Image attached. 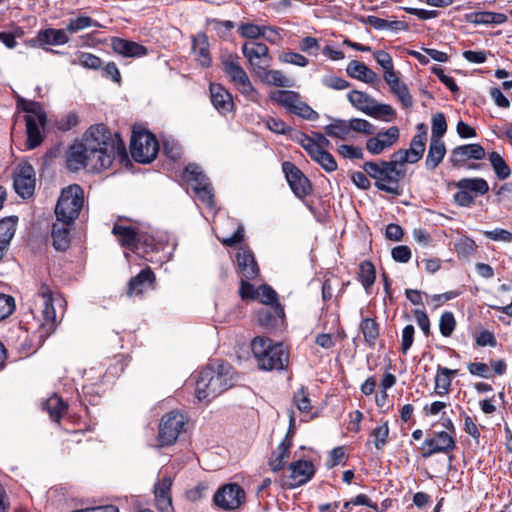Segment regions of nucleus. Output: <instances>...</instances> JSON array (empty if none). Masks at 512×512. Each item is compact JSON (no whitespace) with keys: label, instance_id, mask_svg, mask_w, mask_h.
<instances>
[{"label":"nucleus","instance_id":"49","mask_svg":"<svg viewBox=\"0 0 512 512\" xmlns=\"http://www.w3.org/2000/svg\"><path fill=\"white\" fill-rule=\"evenodd\" d=\"M299 143L304 150H307V144H313L316 149H326L331 145V142L320 132H312L311 136L301 134Z\"/></svg>","mask_w":512,"mask_h":512},{"label":"nucleus","instance_id":"33","mask_svg":"<svg viewBox=\"0 0 512 512\" xmlns=\"http://www.w3.org/2000/svg\"><path fill=\"white\" fill-rule=\"evenodd\" d=\"M256 75L263 83L271 86L285 88H291L294 86V81L280 70H268L267 68H263L262 70H259Z\"/></svg>","mask_w":512,"mask_h":512},{"label":"nucleus","instance_id":"61","mask_svg":"<svg viewBox=\"0 0 512 512\" xmlns=\"http://www.w3.org/2000/svg\"><path fill=\"white\" fill-rule=\"evenodd\" d=\"M77 61L80 65L89 69H98L101 66L100 58L87 52H81L77 56Z\"/></svg>","mask_w":512,"mask_h":512},{"label":"nucleus","instance_id":"4","mask_svg":"<svg viewBox=\"0 0 512 512\" xmlns=\"http://www.w3.org/2000/svg\"><path fill=\"white\" fill-rule=\"evenodd\" d=\"M60 302V298H56L51 289L43 284L34 296L32 312L40 320V332L43 336H49L57 327V318L54 303Z\"/></svg>","mask_w":512,"mask_h":512},{"label":"nucleus","instance_id":"42","mask_svg":"<svg viewBox=\"0 0 512 512\" xmlns=\"http://www.w3.org/2000/svg\"><path fill=\"white\" fill-rule=\"evenodd\" d=\"M45 123L46 122H37L32 119H26V146L28 149H34L42 142L41 128L45 126Z\"/></svg>","mask_w":512,"mask_h":512},{"label":"nucleus","instance_id":"11","mask_svg":"<svg viewBox=\"0 0 512 512\" xmlns=\"http://www.w3.org/2000/svg\"><path fill=\"white\" fill-rule=\"evenodd\" d=\"M183 179L192 183V188L199 200L212 208L214 205V194L211 184L197 164H189L183 172Z\"/></svg>","mask_w":512,"mask_h":512},{"label":"nucleus","instance_id":"46","mask_svg":"<svg viewBox=\"0 0 512 512\" xmlns=\"http://www.w3.org/2000/svg\"><path fill=\"white\" fill-rule=\"evenodd\" d=\"M44 407L53 421H59L67 410V405L57 395L49 397L46 400Z\"/></svg>","mask_w":512,"mask_h":512},{"label":"nucleus","instance_id":"17","mask_svg":"<svg viewBox=\"0 0 512 512\" xmlns=\"http://www.w3.org/2000/svg\"><path fill=\"white\" fill-rule=\"evenodd\" d=\"M242 53L252 66L255 74H257L259 70L270 66L271 58L269 56L268 47L263 43H244Z\"/></svg>","mask_w":512,"mask_h":512},{"label":"nucleus","instance_id":"3","mask_svg":"<svg viewBox=\"0 0 512 512\" xmlns=\"http://www.w3.org/2000/svg\"><path fill=\"white\" fill-rule=\"evenodd\" d=\"M251 348L261 370H282L288 364L289 354L281 343L258 336L253 339Z\"/></svg>","mask_w":512,"mask_h":512},{"label":"nucleus","instance_id":"53","mask_svg":"<svg viewBox=\"0 0 512 512\" xmlns=\"http://www.w3.org/2000/svg\"><path fill=\"white\" fill-rule=\"evenodd\" d=\"M16 230V219L13 217L0 220V241L10 243Z\"/></svg>","mask_w":512,"mask_h":512},{"label":"nucleus","instance_id":"28","mask_svg":"<svg viewBox=\"0 0 512 512\" xmlns=\"http://www.w3.org/2000/svg\"><path fill=\"white\" fill-rule=\"evenodd\" d=\"M390 87V91L397 97L403 108L410 109L413 106V99L407 85L399 79L398 73L388 75L384 80Z\"/></svg>","mask_w":512,"mask_h":512},{"label":"nucleus","instance_id":"44","mask_svg":"<svg viewBox=\"0 0 512 512\" xmlns=\"http://www.w3.org/2000/svg\"><path fill=\"white\" fill-rule=\"evenodd\" d=\"M327 136L346 140L350 134L349 122L342 119H335L329 125L324 127Z\"/></svg>","mask_w":512,"mask_h":512},{"label":"nucleus","instance_id":"29","mask_svg":"<svg viewBox=\"0 0 512 512\" xmlns=\"http://www.w3.org/2000/svg\"><path fill=\"white\" fill-rule=\"evenodd\" d=\"M192 52L201 66L209 67L211 65L209 41L205 33L201 32L192 37Z\"/></svg>","mask_w":512,"mask_h":512},{"label":"nucleus","instance_id":"25","mask_svg":"<svg viewBox=\"0 0 512 512\" xmlns=\"http://www.w3.org/2000/svg\"><path fill=\"white\" fill-rule=\"evenodd\" d=\"M69 36L67 28L65 29H45L37 33V36L33 41L35 45H64L69 42Z\"/></svg>","mask_w":512,"mask_h":512},{"label":"nucleus","instance_id":"27","mask_svg":"<svg viewBox=\"0 0 512 512\" xmlns=\"http://www.w3.org/2000/svg\"><path fill=\"white\" fill-rule=\"evenodd\" d=\"M210 96L213 106L222 114L232 111L234 107L231 94L220 84L210 85Z\"/></svg>","mask_w":512,"mask_h":512},{"label":"nucleus","instance_id":"35","mask_svg":"<svg viewBox=\"0 0 512 512\" xmlns=\"http://www.w3.org/2000/svg\"><path fill=\"white\" fill-rule=\"evenodd\" d=\"M417 134L411 140L410 147L407 149L411 156V163L418 162L425 151L427 140V131L423 123L417 125Z\"/></svg>","mask_w":512,"mask_h":512},{"label":"nucleus","instance_id":"55","mask_svg":"<svg viewBox=\"0 0 512 512\" xmlns=\"http://www.w3.org/2000/svg\"><path fill=\"white\" fill-rule=\"evenodd\" d=\"M456 320L452 312H444L439 320V330L442 336L450 337L455 330Z\"/></svg>","mask_w":512,"mask_h":512},{"label":"nucleus","instance_id":"62","mask_svg":"<svg viewBox=\"0 0 512 512\" xmlns=\"http://www.w3.org/2000/svg\"><path fill=\"white\" fill-rule=\"evenodd\" d=\"M338 153L343 158L347 159H362L363 150L361 147L343 144L338 147Z\"/></svg>","mask_w":512,"mask_h":512},{"label":"nucleus","instance_id":"40","mask_svg":"<svg viewBox=\"0 0 512 512\" xmlns=\"http://www.w3.org/2000/svg\"><path fill=\"white\" fill-rule=\"evenodd\" d=\"M68 223L54 224L52 229L53 246L56 250L64 251L70 244Z\"/></svg>","mask_w":512,"mask_h":512},{"label":"nucleus","instance_id":"5","mask_svg":"<svg viewBox=\"0 0 512 512\" xmlns=\"http://www.w3.org/2000/svg\"><path fill=\"white\" fill-rule=\"evenodd\" d=\"M366 174L375 180V186L387 193L400 195L399 181L404 177V169H396L388 161L366 162L363 166Z\"/></svg>","mask_w":512,"mask_h":512},{"label":"nucleus","instance_id":"47","mask_svg":"<svg viewBox=\"0 0 512 512\" xmlns=\"http://www.w3.org/2000/svg\"><path fill=\"white\" fill-rule=\"evenodd\" d=\"M90 27L102 28V25L89 16L80 15L76 18L69 19L66 26L68 33H77Z\"/></svg>","mask_w":512,"mask_h":512},{"label":"nucleus","instance_id":"24","mask_svg":"<svg viewBox=\"0 0 512 512\" xmlns=\"http://www.w3.org/2000/svg\"><path fill=\"white\" fill-rule=\"evenodd\" d=\"M290 482L288 486L295 488L307 483L315 473L314 465L310 461L299 460L289 466Z\"/></svg>","mask_w":512,"mask_h":512},{"label":"nucleus","instance_id":"19","mask_svg":"<svg viewBox=\"0 0 512 512\" xmlns=\"http://www.w3.org/2000/svg\"><path fill=\"white\" fill-rule=\"evenodd\" d=\"M400 137V130L397 126H391L383 132H378L375 136L366 141V149L372 155H379L386 149L391 148Z\"/></svg>","mask_w":512,"mask_h":512},{"label":"nucleus","instance_id":"56","mask_svg":"<svg viewBox=\"0 0 512 512\" xmlns=\"http://www.w3.org/2000/svg\"><path fill=\"white\" fill-rule=\"evenodd\" d=\"M348 122L350 132L355 131L364 135H373L375 132V126L365 119L352 118Z\"/></svg>","mask_w":512,"mask_h":512},{"label":"nucleus","instance_id":"39","mask_svg":"<svg viewBox=\"0 0 512 512\" xmlns=\"http://www.w3.org/2000/svg\"><path fill=\"white\" fill-rule=\"evenodd\" d=\"M458 189H465L473 196L484 195L489 191L488 182L480 177L476 178H462L455 183Z\"/></svg>","mask_w":512,"mask_h":512},{"label":"nucleus","instance_id":"26","mask_svg":"<svg viewBox=\"0 0 512 512\" xmlns=\"http://www.w3.org/2000/svg\"><path fill=\"white\" fill-rule=\"evenodd\" d=\"M111 47L115 53L125 57H142L147 54V48L143 45L118 37L111 39Z\"/></svg>","mask_w":512,"mask_h":512},{"label":"nucleus","instance_id":"50","mask_svg":"<svg viewBox=\"0 0 512 512\" xmlns=\"http://www.w3.org/2000/svg\"><path fill=\"white\" fill-rule=\"evenodd\" d=\"M376 273L373 264L369 261H364L359 267V280L363 287L368 290L375 282Z\"/></svg>","mask_w":512,"mask_h":512},{"label":"nucleus","instance_id":"2","mask_svg":"<svg viewBox=\"0 0 512 512\" xmlns=\"http://www.w3.org/2000/svg\"><path fill=\"white\" fill-rule=\"evenodd\" d=\"M235 372L228 363L210 364L199 372L195 395L198 401L209 402L234 385Z\"/></svg>","mask_w":512,"mask_h":512},{"label":"nucleus","instance_id":"22","mask_svg":"<svg viewBox=\"0 0 512 512\" xmlns=\"http://www.w3.org/2000/svg\"><path fill=\"white\" fill-rule=\"evenodd\" d=\"M236 260L241 274V282L243 280L249 282L258 276L259 268L251 250L241 247L237 252Z\"/></svg>","mask_w":512,"mask_h":512},{"label":"nucleus","instance_id":"63","mask_svg":"<svg viewBox=\"0 0 512 512\" xmlns=\"http://www.w3.org/2000/svg\"><path fill=\"white\" fill-rule=\"evenodd\" d=\"M14 309V298L9 295L0 294V320H3L10 316Z\"/></svg>","mask_w":512,"mask_h":512},{"label":"nucleus","instance_id":"23","mask_svg":"<svg viewBox=\"0 0 512 512\" xmlns=\"http://www.w3.org/2000/svg\"><path fill=\"white\" fill-rule=\"evenodd\" d=\"M484 148L477 143L460 145L455 147L450 154V162L453 166H460L467 160H481L485 157Z\"/></svg>","mask_w":512,"mask_h":512},{"label":"nucleus","instance_id":"64","mask_svg":"<svg viewBox=\"0 0 512 512\" xmlns=\"http://www.w3.org/2000/svg\"><path fill=\"white\" fill-rule=\"evenodd\" d=\"M484 235L493 241L505 243L512 242V233L505 229L496 228L494 230L485 231Z\"/></svg>","mask_w":512,"mask_h":512},{"label":"nucleus","instance_id":"60","mask_svg":"<svg viewBox=\"0 0 512 512\" xmlns=\"http://www.w3.org/2000/svg\"><path fill=\"white\" fill-rule=\"evenodd\" d=\"M321 83L324 86L334 90H344L349 87V83L345 79L335 75L323 76Z\"/></svg>","mask_w":512,"mask_h":512},{"label":"nucleus","instance_id":"43","mask_svg":"<svg viewBox=\"0 0 512 512\" xmlns=\"http://www.w3.org/2000/svg\"><path fill=\"white\" fill-rule=\"evenodd\" d=\"M457 373L456 370H451L445 367H439L438 373L435 377V393L439 396L446 395L451 386V376Z\"/></svg>","mask_w":512,"mask_h":512},{"label":"nucleus","instance_id":"12","mask_svg":"<svg viewBox=\"0 0 512 512\" xmlns=\"http://www.w3.org/2000/svg\"><path fill=\"white\" fill-rule=\"evenodd\" d=\"M185 427V417L178 412L165 414L159 424L158 447L173 445Z\"/></svg>","mask_w":512,"mask_h":512},{"label":"nucleus","instance_id":"48","mask_svg":"<svg viewBox=\"0 0 512 512\" xmlns=\"http://www.w3.org/2000/svg\"><path fill=\"white\" fill-rule=\"evenodd\" d=\"M489 161L499 180H505L510 177L511 169L498 152H491L489 154Z\"/></svg>","mask_w":512,"mask_h":512},{"label":"nucleus","instance_id":"32","mask_svg":"<svg viewBox=\"0 0 512 512\" xmlns=\"http://www.w3.org/2000/svg\"><path fill=\"white\" fill-rule=\"evenodd\" d=\"M311 159L319 164L326 172L330 173L337 169V162L334 156L325 149H316L313 144H307L305 150Z\"/></svg>","mask_w":512,"mask_h":512},{"label":"nucleus","instance_id":"9","mask_svg":"<svg viewBox=\"0 0 512 512\" xmlns=\"http://www.w3.org/2000/svg\"><path fill=\"white\" fill-rule=\"evenodd\" d=\"M270 99L283 106L288 112L302 119L316 121L319 118L318 112L304 102L298 92L292 90H276L271 92Z\"/></svg>","mask_w":512,"mask_h":512},{"label":"nucleus","instance_id":"45","mask_svg":"<svg viewBox=\"0 0 512 512\" xmlns=\"http://www.w3.org/2000/svg\"><path fill=\"white\" fill-rule=\"evenodd\" d=\"M360 329L365 342L369 346H374L379 337V325L375 319L364 318L360 323Z\"/></svg>","mask_w":512,"mask_h":512},{"label":"nucleus","instance_id":"7","mask_svg":"<svg viewBox=\"0 0 512 512\" xmlns=\"http://www.w3.org/2000/svg\"><path fill=\"white\" fill-rule=\"evenodd\" d=\"M159 151V144L155 136L141 127H134L130 152L133 159L139 163H150Z\"/></svg>","mask_w":512,"mask_h":512},{"label":"nucleus","instance_id":"6","mask_svg":"<svg viewBox=\"0 0 512 512\" xmlns=\"http://www.w3.org/2000/svg\"><path fill=\"white\" fill-rule=\"evenodd\" d=\"M84 204V191L77 185L64 188L55 207L58 221L72 223L78 216Z\"/></svg>","mask_w":512,"mask_h":512},{"label":"nucleus","instance_id":"15","mask_svg":"<svg viewBox=\"0 0 512 512\" xmlns=\"http://www.w3.org/2000/svg\"><path fill=\"white\" fill-rule=\"evenodd\" d=\"M35 170L27 162L20 163L14 173L13 186L15 192L23 199L33 195L35 190Z\"/></svg>","mask_w":512,"mask_h":512},{"label":"nucleus","instance_id":"10","mask_svg":"<svg viewBox=\"0 0 512 512\" xmlns=\"http://www.w3.org/2000/svg\"><path fill=\"white\" fill-rule=\"evenodd\" d=\"M224 72L234 84L236 89L252 101L257 99V90L252 85L247 73L239 63L237 56L228 55L222 58Z\"/></svg>","mask_w":512,"mask_h":512},{"label":"nucleus","instance_id":"16","mask_svg":"<svg viewBox=\"0 0 512 512\" xmlns=\"http://www.w3.org/2000/svg\"><path fill=\"white\" fill-rule=\"evenodd\" d=\"M455 448L454 436L446 431L426 438L421 446L422 456L428 458L437 453H448Z\"/></svg>","mask_w":512,"mask_h":512},{"label":"nucleus","instance_id":"14","mask_svg":"<svg viewBox=\"0 0 512 512\" xmlns=\"http://www.w3.org/2000/svg\"><path fill=\"white\" fill-rule=\"evenodd\" d=\"M112 232L117 237L119 243L127 249L139 250L141 244L153 248V237L140 234L132 226L116 223Z\"/></svg>","mask_w":512,"mask_h":512},{"label":"nucleus","instance_id":"18","mask_svg":"<svg viewBox=\"0 0 512 512\" xmlns=\"http://www.w3.org/2000/svg\"><path fill=\"white\" fill-rule=\"evenodd\" d=\"M282 169L289 186L297 197L303 198L310 193V181L299 168L293 163L286 161L282 164Z\"/></svg>","mask_w":512,"mask_h":512},{"label":"nucleus","instance_id":"51","mask_svg":"<svg viewBox=\"0 0 512 512\" xmlns=\"http://www.w3.org/2000/svg\"><path fill=\"white\" fill-rule=\"evenodd\" d=\"M374 59L384 69L383 79L385 80L388 75H395L397 72L394 70L392 57L384 50L375 51Z\"/></svg>","mask_w":512,"mask_h":512},{"label":"nucleus","instance_id":"34","mask_svg":"<svg viewBox=\"0 0 512 512\" xmlns=\"http://www.w3.org/2000/svg\"><path fill=\"white\" fill-rule=\"evenodd\" d=\"M467 22L475 25H499L507 21L503 13L480 11L466 14Z\"/></svg>","mask_w":512,"mask_h":512},{"label":"nucleus","instance_id":"52","mask_svg":"<svg viewBox=\"0 0 512 512\" xmlns=\"http://www.w3.org/2000/svg\"><path fill=\"white\" fill-rule=\"evenodd\" d=\"M238 32L241 37L248 39H258L264 35V26H259L252 22L242 23L238 27Z\"/></svg>","mask_w":512,"mask_h":512},{"label":"nucleus","instance_id":"20","mask_svg":"<svg viewBox=\"0 0 512 512\" xmlns=\"http://www.w3.org/2000/svg\"><path fill=\"white\" fill-rule=\"evenodd\" d=\"M289 429L288 433L282 442L277 446L270 459V466L273 472L281 470L289 458L290 447L292 445V435L294 433L295 419L293 413L289 416Z\"/></svg>","mask_w":512,"mask_h":512},{"label":"nucleus","instance_id":"54","mask_svg":"<svg viewBox=\"0 0 512 512\" xmlns=\"http://www.w3.org/2000/svg\"><path fill=\"white\" fill-rule=\"evenodd\" d=\"M447 123L443 113H436L432 117V134L431 139L442 140L443 135L446 133Z\"/></svg>","mask_w":512,"mask_h":512},{"label":"nucleus","instance_id":"37","mask_svg":"<svg viewBox=\"0 0 512 512\" xmlns=\"http://www.w3.org/2000/svg\"><path fill=\"white\" fill-rule=\"evenodd\" d=\"M348 75L365 83H373L377 79V74L364 63L352 60L346 69Z\"/></svg>","mask_w":512,"mask_h":512},{"label":"nucleus","instance_id":"38","mask_svg":"<svg viewBox=\"0 0 512 512\" xmlns=\"http://www.w3.org/2000/svg\"><path fill=\"white\" fill-rule=\"evenodd\" d=\"M446 154V147L443 140L430 139L428 154L426 157V167L434 170L443 160Z\"/></svg>","mask_w":512,"mask_h":512},{"label":"nucleus","instance_id":"13","mask_svg":"<svg viewBox=\"0 0 512 512\" xmlns=\"http://www.w3.org/2000/svg\"><path fill=\"white\" fill-rule=\"evenodd\" d=\"M246 499V493L236 483L225 484L214 495V503L220 509L232 511L238 509Z\"/></svg>","mask_w":512,"mask_h":512},{"label":"nucleus","instance_id":"21","mask_svg":"<svg viewBox=\"0 0 512 512\" xmlns=\"http://www.w3.org/2000/svg\"><path fill=\"white\" fill-rule=\"evenodd\" d=\"M240 295L243 299H259L264 306L279 303L277 293L268 285H261L258 289L245 280L240 286Z\"/></svg>","mask_w":512,"mask_h":512},{"label":"nucleus","instance_id":"8","mask_svg":"<svg viewBox=\"0 0 512 512\" xmlns=\"http://www.w3.org/2000/svg\"><path fill=\"white\" fill-rule=\"evenodd\" d=\"M347 98L352 106L370 117L388 121L395 115V110L392 106L378 103L373 97L363 91L352 90L348 93Z\"/></svg>","mask_w":512,"mask_h":512},{"label":"nucleus","instance_id":"36","mask_svg":"<svg viewBox=\"0 0 512 512\" xmlns=\"http://www.w3.org/2000/svg\"><path fill=\"white\" fill-rule=\"evenodd\" d=\"M153 281L154 274L149 268L141 270L134 278L130 280L128 294L130 296L142 294L152 285Z\"/></svg>","mask_w":512,"mask_h":512},{"label":"nucleus","instance_id":"1","mask_svg":"<svg viewBox=\"0 0 512 512\" xmlns=\"http://www.w3.org/2000/svg\"><path fill=\"white\" fill-rule=\"evenodd\" d=\"M127 159L125 143L118 133H111L103 124L91 126L81 143L72 145L67 153L71 171L87 168L92 171L108 169L113 161Z\"/></svg>","mask_w":512,"mask_h":512},{"label":"nucleus","instance_id":"58","mask_svg":"<svg viewBox=\"0 0 512 512\" xmlns=\"http://www.w3.org/2000/svg\"><path fill=\"white\" fill-rule=\"evenodd\" d=\"M293 401L301 412H308L311 409V400L304 387H301L295 392Z\"/></svg>","mask_w":512,"mask_h":512},{"label":"nucleus","instance_id":"41","mask_svg":"<svg viewBox=\"0 0 512 512\" xmlns=\"http://www.w3.org/2000/svg\"><path fill=\"white\" fill-rule=\"evenodd\" d=\"M18 107L27 112L25 120L32 119L37 122H46V114L40 103L19 98Z\"/></svg>","mask_w":512,"mask_h":512},{"label":"nucleus","instance_id":"30","mask_svg":"<svg viewBox=\"0 0 512 512\" xmlns=\"http://www.w3.org/2000/svg\"><path fill=\"white\" fill-rule=\"evenodd\" d=\"M258 322L266 328L275 327L284 317V310L280 303L264 306L258 310Z\"/></svg>","mask_w":512,"mask_h":512},{"label":"nucleus","instance_id":"57","mask_svg":"<svg viewBox=\"0 0 512 512\" xmlns=\"http://www.w3.org/2000/svg\"><path fill=\"white\" fill-rule=\"evenodd\" d=\"M388 435H389V426H388L387 422L377 426L372 431V436L374 438V445H375L376 449L381 450L386 445Z\"/></svg>","mask_w":512,"mask_h":512},{"label":"nucleus","instance_id":"59","mask_svg":"<svg viewBox=\"0 0 512 512\" xmlns=\"http://www.w3.org/2000/svg\"><path fill=\"white\" fill-rule=\"evenodd\" d=\"M279 60L283 63L305 67L308 64V59L303 55L296 52H284L280 54Z\"/></svg>","mask_w":512,"mask_h":512},{"label":"nucleus","instance_id":"31","mask_svg":"<svg viewBox=\"0 0 512 512\" xmlns=\"http://www.w3.org/2000/svg\"><path fill=\"white\" fill-rule=\"evenodd\" d=\"M172 486V479L169 476H164L155 485L154 493L157 501V505L160 510L168 512L171 509V495L170 490Z\"/></svg>","mask_w":512,"mask_h":512}]
</instances>
